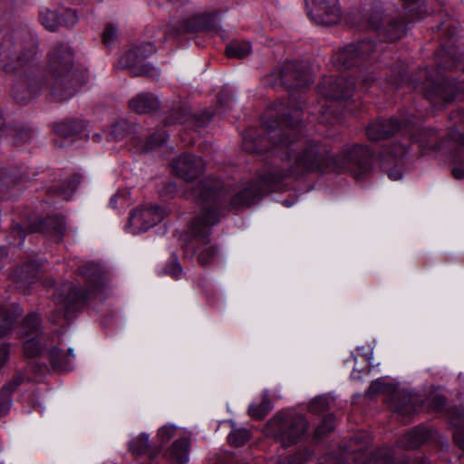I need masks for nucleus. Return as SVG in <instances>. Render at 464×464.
Instances as JSON below:
<instances>
[{
    "label": "nucleus",
    "instance_id": "20e7f679",
    "mask_svg": "<svg viewBox=\"0 0 464 464\" xmlns=\"http://www.w3.org/2000/svg\"><path fill=\"white\" fill-rule=\"evenodd\" d=\"M48 71L51 77L48 85L61 99L72 97L83 82L68 44H61L53 48L49 56Z\"/></svg>",
    "mask_w": 464,
    "mask_h": 464
},
{
    "label": "nucleus",
    "instance_id": "2eb2a0df",
    "mask_svg": "<svg viewBox=\"0 0 464 464\" xmlns=\"http://www.w3.org/2000/svg\"><path fill=\"white\" fill-rule=\"evenodd\" d=\"M374 50L375 44L371 41L351 44L334 54V63L338 68H350L358 65Z\"/></svg>",
    "mask_w": 464,
    "mask_h": 464
},
{
    "label": "nucleus",
    "instance_id": "49530a36",
    "mask_svg": "<svg viewBox=\"0 0 464 464\" xmlns=\"http://www.w3.org/2000/svg\"><path fill=\"white\" fill-rule=\"evenodd\" d=\"M39 267V264L34 261V260H32L30 263L24 265V266H22L20 268V274H19V278L21 280H27L29 278H33L37 271Z\"/></svg>",
    "mask_w": 464,
    "mask_h": 464
},
{
    "label": "nucleus",
    "instance_id": "5fc2aeb1",
    "mask_svg": "<svg viewBox=\"0 0 464 464\" xmlns=\"http://www.w3.org/2000/svg\"><path fill=\"white\" fill-rule=\"evenodd\" d=\"M386 171H387L388 177L392 180H399L402 177L401 169L400 168H398L397 166L394 169H387Z\"/></svg>",
    "mask_w": 464,
    "mask_h": 464
},
{
    "label": "nucleus",
    "instance_id": "6e6d98bb",
    "mask_svg": "<svg viewBox=\"0 0 464 464\" xmlns=\"http://www.w3.org/2000/svg\"><path fill=\"white\" fill-rule=\"evenodd\" d=\"M31 136L32 132L29 130H24L18 134L17 139L24 140L25 142L31 138Z\"/></svg>",
    "mask_w": 464,
    "mask_h": 464
},
{
    "label": "nucleus",
    "instance_id": "ea45409f",
    "mask_svg": "<svg viewBox=\"0 0 464 464\" xmlns=\"http://www.w3.org/2000/svg\"><path fill=\"white\" fill-rule=\"evenodd\" d=\"M329 407V400L326 396H318L309 403V411L314 414H321Z\"/></svg>",
    "mask_w": 464,
    "mask_h": 464
},
{
    "label": "nucleus",
    "instance_id": "9b49d317",
    "mask_svg": "<svg viewBox=\"0 0 464 464\" xmlns=\"http://www.w3.org/2000/svg\"><path fill=\"white\" fill-rule=\"evenodd\" d=\"M355 85L353 82L345 77L334 78L332 76L324 78L319 85V92L324 95L330 104L322 105L324 108V114L333 115L334 110L331 108L334 102L340 100H348L353 96Z\"/></svg>",
    "mask_w": 464,
    "mask_h": 464
},
{
    "label": "nucleus",
    "instance_id": "6e6552de",
    "mask_svg": "<svg viewBox=\"0 0 464 464\" xmlns=\"http://www.w3.org/2000/svg\"><path fill=\"white\" fill-rule=\"evenodd\" d=\"M313 82L309 69L303 63L289 62L265 79V83L272 86L283 85L286 88H303Z\"/></svg>",
    "mask_w": 464,
    "mask_h": 464
},
{
    "label": "nucleus",
    "instance_id": "b1692460",
    "mask_svg": "<svg viewBox=\"0 0 464 464\" xmlns=\"http://www.w3.org/2000/svg\"><path fill=\"white\" fill-rule=\"evenodd\" d=\"M26 179L25 173L17 167H3L0 169V191L6 192Z\"/></svg>",
    "mask_w": 464,
    "mask_h": 464
},
{
    "label": "nucleus",
    "instance_id": "052dcab7",
    "mask_svg": "<svg viewBox=\"0 0 464 464\" xmlns=\"http://www.w3.org/2000/svg\"><path fill=\"white\" fill-rule=\"evenodd\" d=\"M448 49H450V46L448 47ZM447 53L454 61L461 62L463 60V58L460 56H455V54H453L450 50H448Z\"/></svg>",
    "mask_w": 464,
    "mask_h": 464
},
{
    "label": "nucleus",
    "instance_id": "aec40b11",
    "mask_svg": "<svg viewBox=\"0 0 464 464\" xmlns=\"http://www.w3.org/2000/svg\"><path fill=\"white\" fill-rule=\"evenodd\" d=\"M218 14L202 13L188 17L184 22V30L186 32L207 31L218 33Z\"/></svg>",
    "mask_w": 464,
    "mask_h": 464
},
{
    "label": "nucleus",
    "instance_id": "ddd939ff",
    "mask_svg": "<svg viewBox=\"0 0 464 464\" xmlns=\"http://www.w3.org/2000/svg\"><path fill=\"white\" fill-rule=\"evenodd\" d=\"M40 328V317L37 314H30L23 322L19 334L24 338V351L26 356L34 357L38 355L42 349V337Z\"/></svg>",
    "mask_w": 464,
    "mask_h": 464
},
{
    "label": "nucleus",
    "instance_id": "9d476101",
    "mask_svg": "<svg viewBox=\"0 0 464 464\" xmlns=\"http://www.w3.org/2000/svg\"><path fill=\"white\" fill-rule=\"evenodd\" d=\"M370 439L365 434H357L352 439V443L359 445L355 450L353 464H408L406 460L398 459L392 450H378L368 451Z\"/></svg>",
    "mask_w": 464,
    "mask_h": 464
},
{
    "label": "nucleus",
    "instance_id": "5701e85b",
    "mask_svg": "<svg viewBox=\"0 0 464 464\" xmlns=\"http://www.w3.org/2000/svg\"><path fill=\"white\" fill-rule=\"evenodd\" d=\"M189 440L180 438L176 440L168 451L165 458L169 464H186L188 461Z\"/></svg>",
    "mask_w": 464,
    "mask_h": 464
},
{
    "label": "nucleus",
    "instance_id": "0eeeda50",
    "mask_svg": "<svg viewBox=\"0 0 464 464\" xmlns=\"http://www.w3.org/2000/svg\"><path fill=\"white\" fill-rule=\"evenodd\" d=\"M368 392L372 395L379 393L388 394L393 411L403 417H411L417 411L420 401L419 397L401 392L399 387L389 380L379 379L372 382Z\"/></svg>",
    "mask_w": 464,
    "mask_h": 464
},
{
    "label": "nucleus",
    "instance_id": "7ed1b4c3",
    "mask_svg": "<svg viewBox=\"0 0 464 464\" xmlns=\"http://www.w3.org/2000/svg\"><path fill=\"white\" fill-rule=\"evenodd\" d=\"M81 274L87 283V290L81 291L72 283H64L54 295L56 309L50 320L58 323L63 317H73L79 304L96 295L105 285V275L102 267L95 263H87L81 267Z\"/></svg>",
    "mask_w": 464,
    "mask_h": 464
},
{
    "label": "nucleus",
    "instance_id": "3c124183",
    "mask_svg": "<svg viewBox=\"0 0 464 464\" xmlns=\"http://www.w3.org/2000/svg\"><path fill=\"white\" fill-rule=\"evenodd\" d=\"M306 459H308V453H297L295 456L286 458L284 460H280L278 464H303Z\"/></svg>",
    "mask_w": 464,
    "mask_h": 464
},
{
    "label": "nucleus",
    "instance_id": "423d86ee",
    "mask_svg": "<svg viewBox=\"0 0 464 464\" xmlns=\"http://www.w3.org/2000/svg\"><path fill=\"white\" fill-rule=\"evenodd\" d=\"M308 429L304 417L294 411L278 413L269 420L266 426V436L274 437L284 447H288L303 440Z\"/></svg>",
    "mask_w": 464,
    "mask_h": 464
},
{
    "label": "nucleus",
    "instance_id": "f3484780",
    "mask_svg": "<svg viewBox=\"0 0 464 464\" xmlns=\"http://www.w3.org/2000/svg\"><path fill=\"white\" fill-rule=\"evenodd\" d=\"M155 53V47L150 43H146L134 48L129 49L120 59L119 64L122 68H130L134 73H149L144 61L147 57Z\"/></svg>",
    "mask_w": 464,
    "mask_h": 464
},
{
    "label": "nucleus",
    "instance_id": "a19ab883",
    "mask_svg": "<svg viewBox=\"0 0 464 464\" xmlns=\"http://www.w3.org/2000/svg\"><path fill=\"white\" fill-rule=\"evenodd\" d=\"M334 428V420L332 415L325 416L322 423L317 426L314 431V436L316 439H321L330 431H332Z\"/></svg>",
    "mask_w": 464,
    "mask_h": 464
},
{
    "label": "nucleus",
    "instance_id": "a211bd4d",
    "mask_svg": "<svg viewBox=\"0 0 464 464\" xmlns=\"http://www.w3.org/2000/svg\"><path fill=\"white\" fill-rule=\"evenodd\" d=\"M40 22L49 31H55L59 26L72 27L78 22L74 10L60 8H43L40 11Z\"/></svg>",
    "mask_w": 464,
    "mask_h": 464
},
{
    "label": "nucleus",
    "instance_id": "f257e3e1",
    "mask_svg": "<svg viewBox=\"0 0 464 464\" xmlns=\"http://www.w3.org/2000/svg\"><path fill=\"white\" fill-rule=\"evenodd\" d=\"M300 109L295 97H291L287 104H274L263 122L266 137L260 139L253 130L244 134L243 149L246 152L268 150L278 157L256 182L243 184L232 191L228 184L209 178L192 188L191 197L202 205V209L181 239L186 255L197 254L202 265L213 261L217 251L209 245V227L218 222L221 208L227 200L234 208L248 207L266 190L281 189L285 178L305 171H349L356 179H362L370 171L372 153L368 148L347 146L334 158L330 156L326 145L304 140L299 121Z\"/></svg>",
    "mask_w": 464,
    "mask_h": 464
},
{
    "label": "nucleus",
    "instance_id": "de8ad7c7",
    "mask_svg": "<svg viewBox=\"0 0 464 464\" xmlns=\"http://www.w3.org/2000/svg\"><path fill=\"white\" fill-rule=\"evenodd\" d=\"M356 354L353 353H352V356L353 357L354 362H356L358 356L362 359L365 362H371L372 359V348L369 345L367 347L362 346L357 347L356 349Z\"/></svg>",
    "mask_w": 464,
    "mask_h": 464
},
{
    "label": "nucleus",
    "instance_id": "c85d7f7f",
    "mask_svg": "<svg viewBox=\"0 0 464 464\" xmlns=\"http://www.w3.org/2000/svg\"><path fill=\"white\" fill-rule=\"evenodd\" d=\"M21 383L19 377L14 378L5 385L0 391V418L6 415L11 409V396L16 387Z\"/></svg>",
    "mask_w": 464,
    "mask_h": 464
},
{
    "label": "nucleus",
    "instance_id": "f03ea898",
    "mask_svg": "<svg viewBox=\"0 0 464 464\" xmlns=\"http://www.w3.org/2000/svg\"><path fill=\"white\" fill-rule=\"evenodd\" d=\"M35 56L36 41L31 34L23 38L15 33L6 36L0 46V68L7 73H19L12 92L20 103L28 102L45 87V82L32 68Z\"/></svg>",
    "mask_w": 464,
    "mask_h": 464
},
{
    "label": "nucleus",
    "instance_id": "f8f14e48",
    "mask_svg": "<svg viewBox=\"0 0 464 464\" xmlns=\"http://www.w3.org/2000/svg\"><path fill=\"white\" fill-rule=\"evenodd\" d=\"M166 214L165 209L156 205L139 208L130 215L126 230L132 235L146 232L160 222Z\"/></svg>",
    "mask_w": 464,
    "mask_h": 464
},
{
    "label": "nucleus",
    "instance_id": "a18cd8bd",
    "mask_svg": "<svg viewBox=\"0 0 464 464\" xmlns=\"http://www.w3.org/2000/svg\"><path fill=\"white\" fill-rule=\"evenodd\" d=\"M118 37V29L112 24H107L102 34V43L105 46H112Z\"/></svg>",
    "mask_w": 464,
    "mask_h": 464
},
{
    "label": "nucleus",
    "instance_id": "bf43d9fd",
    "mask_svg": "<svg viewBox=\"0 0 464 464\" xmlns=\"http://www.w3.org/2000/svg\"><path fill=\"white\" fill-rule=\"evenodd\" d=\"M360 78H361L362 83H368L371 81H373V77L369 76L368 74L367 75H364V74L361 75Z\"/></svg>",
    "mask_w": 464,
    "mask_h": 464
},
{
    "label": "nucleus",
    "instance_id": "4468645a",
    "mask_svg": "<svg viewBox=\"0 0 464 464\" xmlns=\"http://www.w3.org/2000/svg\"><path fill=\"white\" fill-rule=\"evenodd\" d=\"M308 14L314 23L322 25H333L341 18L337 0H305Z\"/></svg>",
    "mask_w": 464,
    "mask_h": 464
},
{
    "label": "nucleus",
    "instance_id": "39448f33",
    "mask_svg": "<svg viewBox=\"0 0 464 464\" xmlns=\"http://www.w3.org/2000/svg\"><path fill=\"white\" fill-rule=\"evenodd\" d=\"M414 127L415 122L411 118H407L404 120V125L401 126L396 120L390 119L387 121H380L372 123L366 129L367 137L371 140H380L389 137L390 135L395 133L397 130H402L405 134L411 135V138L420 144L421 148H431L433 150L437 149L436 140L438 139L437 133L432 130L427 129H416L415 131H418V135L411 133V130H407L408 127ZM446 147L445 144L440 145L438 149H442Z\"/></svg>",
    "mask_w": 464,
    "mask_h": 464
},
{
    "label": "nucleus",
    "instance_id": "4c0bfd02",
    "mask_svg": "<svg viewBox=\"0 0 464 464\" xmlns=\"http://www.w3.org/2000/svg\"><path fill=\"white\" fill-rule=\"evenodd\" d=\"M383 156V167L386 163L395 161L396 163L407 153V148L405 145H393L392 148L385 152Z\"/></svg>",
    "mask_w": 464,
    "mask_h": 464
},
{
    "label": "nucleus",
    "instance_id": "69168bd1",
    "mask_svg": "<svg viewBox=\"0 0 464 464\" xmlns=\"http://www.w3.org/2000/svg\"><path fill=\"white\" fill-rule=\"evenodd\" d=\"M6 255L5 249H0V259L3 258Z\"/></svg>",
    "mask_w": 464,
    "mask_h": 464
},
{
    "label": "nucleus",
    "instance_id": "338daca9",
    "mask_svg": "<svg viewBox=\"0 0 464 464\" xmlns=\"http://www.w3.org/2000/svg\"><path fill=\"white\" fill-rule=\"evenodd\" d=\"M439 400V403H438V407L440 406V405H443L444 401L442 399H438Z\"/></svg>",
    "mask_w": 464,
    "mask_h": 464
},
{
    "label": "nucleus",
    "instance_id": "37998d69",
    "mask_svg": "<svg viewBox=\"0 0 464 464\" xmlns=\"http://www.w3.org/2000/svg\"><path fill=\"white\" fill-rule=\"evenodd\" d=\"M163 274L169 275L175 279H179L181 277L182 268L175 255L171 256V260L165 266Z\"/></svg>",
    "mask_w": 464,
    "mask_h": 464
},
{
    "label": "nucleus",
    "instance_id": "7c9ffc66",
    "mask_svg": "<svg viewBox=\"0 0 464 464\" xmlns=\"http://www.w3.org/2000/svg\"><path fill=\"white\" fill-rule=\"evenodd\" d=\"M272 409L271 401L268 399V393L265 392L259 403H251L248 407V413L254 419H263Z\"/></svg>",
    "mask_w": 464,
    "mask_h": 464
},
{
    "label": "nucleus",
    "instance_id": "a878e982",
    "mask_svg": "<svg viewBox=\"0 0 464 464\" xmlns=\"http://www.w3.org/2000/svg\"><path fill=\"white\" fill-rule=\"evenodd\" d=\"M190 118L197 126L202 127L210 121L211 115L209 113H204L201 116L191 115L190 109L188 106H182L179 108L175 115H172L171 120L168 121L167 123H183Z\"/></svg>",
    "mask_w": 464,
    "mask_h": 464
},
{
    "label": "nucleus",
    "instance_id": "09e8293b",
    "mask_svg": "<svg viewBox=\"0 0 464 464\" xmlns=\"http://www.w3.org/2000/svg\"><path fill=\"white\" fill-rule=\"evenodd\" d=\"M177 194V186L173 181H166L160 189V196L162 198H171Z\"/></svg>",
    "mask_w": 464,
    "mask_h": 464
},
{
    "label": "nucleus",
    "instance_id": "e2e57ef3",
    "mask_svg": "<svg viewBox=\"0 0 464 464\" xmlns=\"http://www.w3.org/2000/svg\"><path fill=\"white\" fill-rule=\"evenodd\" d=\"M92 139L96 141H99L101 140V135L98 133H95L92 135Z\"/></svg>",
    "mask_w": 464,
    "mask_h": 464
},
{
    "label": "nucleus",
    "instance_id": "8fccbe9b",
    "mask_svg": "<svg viewBox=\"0 0 464 464\" xmlns=\"http://www.w3.org/2000/svg\"><path fill=\"white\" fill-rule=\"evenodd\" d=\"M52 229L55 241H60L65 230L64 221L61 218L55 220L52 225Z\"/></svg>",
    "mask_w": 464,
    "mask_h": 464
},
{
    "label": "nucleus",
    "instance_id": "0e129e2a",
    "mask_svg": "<svg viewBox=\"0 0 464 464\" xmlns=\"http://www.w3.org/2000/svg\"><path fill=\"white\" fill-rule=\"evenodd\" d=\"M283 205L285 207H291L293 203L288 200H284Z\"/></svg>",
    "mask_w": 464,
    "mask_h": 464
},
{
    "label": "nucleus",
    "instance_id": "6ab92c4d",
    "mask_svg": "<svg viewBox=\"0 0 464 464\" xmlns=\"http://www.w3.org/2000/svg\"><path fill=\"white\" fill-rule=\"evenodd\" d=\"M177 176L186 181H192L201 173L204 164L199 157L182 155L171 163Z\"/></svg>",
    "mask_w": 464,
    "mask_h": 464
},
{
    "label": "nucleus",
    "instance_id": "bb28decb",
    "mask_svg": "<svg viewBox=\"0 0 464 464\" xmlns=\"http://www.w3.org/2000/svg\"><path fill=\"white\" fill-rule=\"evenodd\" d=\"M21 314L22 309L18 305L0 309V338L11 330L14 322Z\"/></svg>",
    "mask_w": 464,
    "mask_h": 464
},
{
    "label": "nucleus",
    "instance_id": "79ce46f5",
    "mask_svg": "<svg viewBox=\"0 0 464 464\" xmlns=\"http://www.w3.org/2000/svg\"><path fill=\"white\" fill-rule=\"evenodd\" d=\"M177 427L172 424H167L160 427L157 433V440L160 445L167 443L176 435Z\"/></svg>",
    "mask_w": 464,
    "mask_h": 464
},
{
    "label": "nucleus",
    "instance_id": "2f4dec72",
    "mask_svg": "<svg viewBox=\"0 0 464 464\" xmlns=\"http://www.w3.org/2000/svg\"><path fill=\"white\" fill-rule=\"evenodd\" d=\"M252 51L249 42L233 41L226 48V53L228 57L242 59L247 56Z\"/></svg>",
    "mask_w": 464,
    "mask_h": 464
},
{
    "label": "nucleus",
    "instance_id": "864d4df0",
    "mask_svg": "<svg viewBox=\"0 0 464 464\" xmlns=\"http://www.w3.org/2000/svg\"><path fill=\"white\" fill-rule=\"evenodd\" d=\"M126 199H127V192L126 191H120V192L116 193L115 195H113L111 198L110 206L111 208H117V201L118 200L125 202Z\"/></svg>",
    "mask_w": 464,
    "mask_h": 464
},
{
    "label": "nucleus",
    "instance_id": "72a5a7b5",
    "mask_svg": "<svg viewBox=\"0 0 464 464\" xmlns=\"http://www.w3.org/2000/svg\"><path fill=\"white\" fill-rule=\"evenodd\" d=\"M404 10L411 20L421 18L426 13V7L422 0H401Z\"/></svg>",
    "mask_w": 464,
    "mask_h": 464
},
{
    "label": "nucleus",
    "instance_id": "c756f323",
    "mask_svg": "<svg viewBox=\"0 0 464 464\" xmlns=\"http://www.w3.org/2000/svg\"><path fill=\"white\" fill-rule=\"evenodd\" d=\"M50 356L54 367L66 371L71 369V363L74 358L72 349H69L68 353H65L58 348H53L50 352Z\"/></svg>",
    "mask_w": 464,
    "mask_h": 464
},
{
    "label": "nucleus",
    "instance_id": "680f3d73",
    "mask_svg": "<svg viewBox=\"0 0 464 464\" xmlns=\"http://www.w3.org/2000/svg\"><path fill=\"white\" fill-rule=\"evenodd\" d=\"M356 371H357V369H356V368H354V369H353V372H352V374H351V378H352V379H354V380H355V379H359V378H360V376H359V375L355 374V372H356Z\"/></svg>",
    "mask_w": 464,
    "mask_h": 464
},
{
    "label": "nucleus",
    "instance_id": "4be33fe9",
    "mask_svg": "<svg viewBox=\"0 0 464 464\" xmlns=\"http://www.w3.org/2000/svg\"><path fill=\"white\" fill-rule=\"evenodd\" d=\"M431 438V431L425 427L417 426L407 431L399 440V445L404 449H415Z\"/></svg>",
    "mask_w": 464,
    "mask_h": 464
},
{
    "label": "nucleus",
    "instance_id": "f704fd0d",
    "mask_svg": "<svg viewBox=\"0 0 464 464\" xmlns=\"http://www.w3.org/2000/svg\"><path fill=\"white\" fill-rule=\"evenodd\" d=\"M450 421L457 428L454 432V440L459 448L464 451V431L460 430L461 426L464 425V411L454 412Z\"/></svg>",
    "mask_w": 464,
    "mask_h": 464
},
{
    "label": "nucleus",
    "instance_id": "c9c22d12",
    "mask_svg": "<svg viewBox=\"0 0 464 464\" xmlns=\"http://www.w3.org/2000/svg\"><path fill=\"white\" fill-rule=\"evenodd\" d=\"M79 177L72 176L68 179H65L63 184L57 188L56 193L63 197L64 199H70L73 192L76 190L79 185Z\"/></svg>",
    "mask_w": 464,
    "mask_h": 464
},
{
    "label": "nucleus",
    "instance_id": "393cba45",
    "mask_svg": "<svg viewBox=\"0 0 464 464\" xmlns=\"http://www.w3.org/2000/svg\"><path fill=\"white\" fill-rule=\"evenodd\" d=\"M130 106L138 113H150L160 107L158 99L150 93H140L130 102Z\"/></svg>",
    "mask_w": 464,
    "mask_h": 464
},
{
    "label": "nucleus",
    "instance_id": "4d7b16f0",
    "mask_svg": "<svg viewBox=\"0 0 464 464\" xmlns=\"http://www.w3.org/2000/svg\"><path fill=\"white\" fill-rule=\"evenodd\" d=\"M13 234H17L19 237H22L21 242L24 240V233L22 231V228L20 226H15L12 231Z\"/></svg>",
    "mask_w": 464,
    "mask_h": 464
},
{
    "label": "nucleus",
    "instance_id": "e433bc0d",
    "mask_svg": "<svg viewBox=\"0 0 464 464\" xmlns=\"http://www.w3.org/2000/svg\"><path fill=\"white\" fill-rule=\"evenodd\" d=\"M130 129V126L128 121H117L115 124L111 126V130L108 137L111 140H121L126 136Z\"/></svg>",
    "mask_w": 464,
    "mask_h": 464
},
{
    "label": "nucleus",
    "instance_id": "58836bf2",
    "mask_svg": "<svg viewBox=\"0 0 464 464\" xmlns=\"http://www.w3.org/2000/svg\"><path fill=\"white\" fill-rule=\"evenodd\" d=\"M250 438V432L248 430L241 428L236 429L229 433L227 440L230 444L235 446L244 445Z\"/></svg>",
    "mask_w": 464,
    "mask_h": 464
},
{
    "label": "nucleus",
    "instance_id": "cd10ccee",
    "mask_svg": "<svg viewBox=\"0 0 464 464\" xmlns=\"http://www.w3.org/2000/svg\"><path fill=\"white\" fill-rule=\"evenodd\" d=\"M85 123L78 120H66L55 124L54 131L62 137L69 138L80 134L84 130Z\"/></svg>",
    "mask_w": 464,
    "mask_h": 464
},
{
    "label": "nucleus",
    "instance_id": "c03bdc74",
    "mask_svg": "<svg viewBox=\"0 0 464 464\" xmlns=\"http://www.w3.org/2000/svg\"><path fill=\"white\" fill-rule=\"evenodd\" d=\"M165 132L163 130H160L148 138L141 150L145 151L152 150L161 145L165 141Z\"/></svg>",
    "mask_w": 464,
    "mask_h": 464
},
{
    "label": "nucleus",
    "instance_id": "1a4fd4ad",
    "mask_svg": "<svg viewBox=\"0 0 464 464\" xmlns=\"http://www.w3.org/2000/svg\"><path fill=\"white\" fill-rule=\"evenodd\" d=\"M386 10L382 4H376L367 18L366 24L361 26L364 29H373L383 34L389 41L400 39L406 31V25L403 23L396 21L385 14Z\"/></svg>",
    "mask_w": 464,
    "mask_h": 464
},
{
    "label": "nucleus",
    "instance_id": "412c9836",
    "mask_svg": "<svg viewBox=\"0 0 464 464\" xmlns=\"http://www.w3.org/2000/svg\"><path fill=\"white\" fill-rule=\"evenodd\" d=\"M461 121H464V113L461 115ZM450 142L454 148L455 152L452 155V175L457 179H464V152L459 149L464 143V134L458 130H450Z\"/></svg>",
    "mask_w": 464,
    "mask_h": 464
},
{
    "label": "nucleus",
    "instance_id": "603ef678",
    "mask_svg": "<svg viewBox=\"0 0 464 464\" xmlns=\"http://www.w3.org/2000/svg\"><path fill=\"white\" fill-rule=\"evenodd\" d=\"M405 71L403 69H400L398 72L392 71V83L395 84L397 87H400L404 82Z\"/></svg>",
    "mask_w": 464,
    "mask_h": 464
},
{
    "label": "nucleus",
    "instance_id": "13d9d810",
    "mask_svg": "<svg viewBox=\"0 0 464 464\" xmlns=\"http://www.w3.org/2000/svg\"><path fill=\"white\" fill-rule=\"evenodd\" d=\"M319 464H345V463L343 459H329L326 463H319Z\"/></svg>",
    "mask_w": 464,
    "mask_h": 464
},
{
    "label": "nucleus",
    "instance_id": "774afa93",
    "mask_svg": "<svg viewBox=\"0 0 464 464\" xmlns=\"http://www.w3.org/2000/svg\"><path fill=\"white\" fill-rule=\"evenodd\" d=\"M339 120L336 118V119L329 121V122L334 124V122H337Z\"/></svg>",
    "mask_w": 464,
    "mask_h": 464
},
{
    "label": "nucleus",
    "instance_id": "473e14b6",
    "mask_svg": "<svg viewBox=\"0 0 464 464\" xmlns=\"http://www.w3.org/2000/svg\"><path fill=\"white\" fill-rule=\"evenodd\" d=\"M129 450L134 455L144 454L150 447V435L141 432L129 441Z\"/></svg>",
    "mask_w": 464,
    "mask_h": 464
},
{
    "label": "nucleus",
    "instance_id": "dca6fc26",
    "mask_svg": "<svg viewBox=\"0 0 464 464\" xmlns=\"http://www.w3.org/2000/svg\"><path fill=\"white\" fill-rule=\"evenodd\" d=\"M457 92H464V81L457 85L441 76L439 82H430L426 96L435 106H440L452 101Z\"/></svg>",
    "mask_w": 464,
    "mask_h": 464
}]
</instances>
